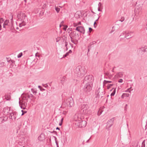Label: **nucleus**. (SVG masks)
I'll return each mask as SVG.
<instances>
[{"mask_svg": "<svg viewBox=\"0 0 147 147\" xmlns=\"http://www.w3.org/2000/svg\"><path fill=\"white\" fill-rule=\"evenodd\" d=\"M75 75L77 78H82L85 74L86 70L80 65L76 67L74 71Z\"/></svg>", "mask_w": 147, "mask_h": 147, "instance_id": "obj_1", "label": "nucleus"}, {"mask_svg": "<svg viewBox=\"0 0 147 147\" xmlns=\"http://www.w3.org/2000/svg\"><path fill=\"white\" fill-rule=\"evenodd\" d=\"M74 120L77 122L76 123L79 127H84L86 124V122L85 121L82 120L81 118L77 115H75L74 117Z\"/></svg>", "mask_w": 147, "mask_h": 147, "instance_id": "obj_2", "label": "nucleus"}, {"mask_svg": "<svg viewBox=\"0 0 147 147\" xmlns=\"http://www.w3.org/2000/svg\"><path fill=\"white\" fill-rule=\"evenodd\" d=\"M74 105V102L73 99L71 97H69L63 102L62 106L65 108H68L73 106Z\"/></svg>", "mask_w": 147, "mask_h": 147, "instance_id": "obj_3", "label": "nucleus"}, {"mask_svg": "<svg viewBox=\"0 0 147 147\" xmlns=\"http://www.w3.org/2000/svg\"><path fill=\"white\" fill-rule=\"evenodd\" d=\"M91 90L92 87L90 83L86 84L83 88L84 93L88 95L90 94V91Z\"/></svg>", "mask_w": 147, "mask_h": 147, "instance_id": "obj_4", "label": "nucleus"}, {"mask_svg": "<svg viewBox=\"0 0 147 147\" xmlns=\"http://www.w3.org/2000/svg\"><path fill=\"white\" fill-rule=\"evenodd\" d=\"M142 7L140 6L138 7H136L134 11L135 15L134 16H136L135 19L136 20L138 19L140 17V15L142 13Z\"/></svg>", "mask_w": 147, "mask_h": 147, "instance_id": "obj_5", "label": "nucleus"}, {"mask_svg": "<svg viewBox=\"0 0 147 147\" xmlns=\"http://www.w3.org/2000/svg\"><path fill=\"white\" fill-rule=\"evenodd\" d=\"M89 107L88 105L82 104V105L81 111L85 114L88 113Z\"/></svg>", "mask_w": 147, "mask_h": 147, "instance_id": "obj_6", "label": "nucleus"}, {"mask_svg": "<svg viewBox=\"0 0 147 147\" xmlns=\"http://www.w3.org/2000/svg\"><path fill=\"white\" fill-rule=\"evenodd\" d=\"M96 97L99 98H102L103 97L105 94V91L104 89L99 88L96 92Z\"/></svg>", "mask_w": 147, "mask_h": 147, "instance_id": "obj_7", "label": "nucleus"}, {"mask_svg": "<svg viewBox=\"0 0 147 147\" xmlns=\"http://www.w3.org/2000/svg\"><path fill=\"white\" fill-rule=\"evenodd\" d=\"M93 76L91 75L86 76L84 79V82L87 81V82H88V83H91L93 81Z\"/></svg>", "mask_w": 147, "mask_h": 147, "instance_id": "obj_8", "label": "nucleus"}, {"mask_svg": "<svg viewBox=\"0 0 147 147\" xmlns=\"http://www.w3.org/2000/svg\"><path fill=\"white\" fill-rule=\"evenodd\" d=\"M123 34H125L124 38H126L127 39H129L134 36L133 33L132 32H124L122 33Z\"/></svg>", "mask_w": 147, "mask_h": 147, "instance_id": "obj_9", "label": "nucleus"}, {"mask_svg": "<svg viewBox=\"0 0 147 147\" xmlns=\"http://www.w3.org/2000/svg\"><path fill=\"white\" fill-rule=\"evenodd\" d=\"M9 117L12 120H15L16 119V117L17 115V113L16 112L9 113Z\"/></svg>", "mask_w": 147, "mask_h": 147, "instance_id": "obj_10", "label": "nucleus"}, {"mask_svg": "<svg viewBox=\"0 0 147 147\" xmlns=\"http://www.w3.org/2000/svg\"><path fill=\"white\" fill-rule=\"evenodd\" d=\"M75 30L83 34H84L85 32V30L84 27L82 26L76 27Z\"/></svg>", "mask_w": 147, "mask_h": 147, "instance_id": "obj_11", "label": "nucleus"}, {"mask_svg": "<svg viewBox=\"0 0 147 147\" xmlns=\"http://www.w3.org/2000/svg\"><path fill=\"white\" fill-rule=\"evenodd\" d=\"M96 43V41H93L90 42L87 47L88 49V52H89L90 50H91L94 47V45Z\"/></svg>", "mask_w": 147, "mask_h": 147, "instance_id": "obj_12", "label": "nucleus"}, {"mask_svg": "<svg viewBox=\"0 0 147 147\" xmlns=\"http://www.w3.org/2000/svg\"><path fill=\"white\" fill-rule=\"evenodd\" d=\"M73 34H74V36H73V37L74 39L76 41L78 42V40L77 39V37H78L79 35L78 34H76V32L75 31H73L70 33V35L72 36Z\"/></svg>", "mask_w": 147, "mask_h": 147, "instance_id": "obj_13", "label": "nucleus"}, {"mask_svg": "<svg viewBox=\"0 0 147 147\" xmlns=\"http://www.w3.org/2000/svg\"><path fill=\"white\" fill-rule=\"evenodd\" d=\"M28 100H23L20 107L21 109H26V107L27 106V102H28Z\"/></svg>", "mask_w": 147, "mask_h": 147, "instance_id": "obj_14", "label": "nucleus"}, {"mask_svg": "<svg viewBox=\"0 0 147 147\" xmlns=\"http://www.w3.org/2000/svg\"><path fill=\"white\" fill-rule=\"evenodd\" d=\"M3 111L4 114L7 115L8 113H10V108H9L8 107H6L3 109Z\"/></svg>", "mask_w": 147, "mask_h": 147, "instance_id": "obj_15", "label": "nucleus"}, {"mask_svg": "<svg viewBox=\"0 0 147 147\" xmlns=\"http://www.w3.org/2000/svg\"><path fill=\"white\" fill-rule=\"evenodd\" d=\"M20 19L21 21H25V20L26 21V19L27 20L26 18V16L24 13H21L20 14Z\"/></svg>", "mask_w": 147, "mask_h": 147, "instance_id": "obj_16", "label": "nucleus"}, {"mask_svg": "<svg viewBox=\"0 0 147 147\" xmlns=\"http://www.w3.org/2000/svg\"><path fill=\"white\" fill-rule=\"evenodd\" d=\"M29 95H28V93H24L23 96V100H28V99L29 98Z\"/></svg>", "mask_w": 147, "mask_h": 147, "instance_id": "obj_17", "label": "nucleus"}, {"mask_svg": "<svg viewBox=\"0 0 147 147\" xmlns=\"http://www.w3.org/2000/svg\"><path fill=\"white\" fill-rule=\"evenodd\" d=\"M39 141H42L45 139V136L44 134H41L38 138Z\"/></svg>", "mask_w": 147, "mask_h": 147, "instance_id": "obj_18", "label": "nucleus"}, {"mask_svg": "<svg viewBox=\"0 0 147 147\" xmlns=\"http://www.w3.org/2000/svg\"><path fill=\"white\" fill-rule=\"evenodd\" d=\"M123 76V74L122 72H119L115 76V77L119 78H122Z\"/></svg>", "mask_w": 147, "mask_h": 147, "instance_id": "obj_19", "label": "nucleus"}, {"mask_svg": "<svg viewBox=\"0 0 147 147\" xmlns=\"http://www.w3.org/2000/svg\"><path fill=\"white\" fill-rule=\"evenodd\" d=\"M5 96V99H6V100H10L11 96L10 94H6Z\"/></svg>", "mask_w": 147, "mask_h": 147, "instance_id": "obj_20", "label": "nucleus"}, {"mask_svg": "<svg viewBox=\"0 0 147 147\" xmlns=\"http://www.w3.org/2000/svg\"><path fill=\"white\" fill-rule=\"evenodd\" d=\"M113 91L112 92L111 94V96H114L116 92V88H112L111 90L110 91Z\"/></svg>", "mask_w": 147, "mask_h": 147, "instance_id": "obj_21", "label": "nucleus"}, {"mask_svg": "<svg viewBox=\"0 0 147 147\" xmlns=\"http://www.w3.org/2000/svg\"><path fill=\"white\" fill-rule=\"evenodd\" d=\"M113 124L112 122L110 124L109 123V124H108L107 122V125L106 126V128L108 129L109 130V128L113 125Z\"/></svg>", "mask_w": 147, "mask_h": 147, "instance_id": "obj_22", "label": "nucleus"}, {"mask_svg": "<svg viewBox=\"0 0 147 147\" xmlns=\"http://www.w3.org/2000/svg\"><path fill=\"white\" fill-rule=\"evenodd\" d=\"M129 95V94L128 93H123L121 97L122 98H123L125 97H128Z\"/></svg>", "mask_w": 147, "mask_h": 147, "instance_id": "obj_23", "label": "nucleus"}, {"mask_svg": "<svg viewBox=\"0 0 147 147\" xmlns=\"http://www.w3.org/2000/svg\"><path fill=\"white\" fill-rule=\"evenodd\" d=\"M140 51H141V52H143L147 51V47L146 48L144 47L141 48L140 49Z\"/></svg>", "mask_w": 147, "mask_h": 147, "instance_id": "obj_24", "label": "nucleus"}, {"mask_svg": "<svg viewBox=\"0 0 147 147\" xmlns=\"http://www.w3.org/2000/svg\"><path fill=\"white\" fill-rule=\"evenodd\" d=\"M112 82L111 81L104 80L103 82V84L104 86H105L106 84L108 83H111Z\"/></svg>", "mask_w": 147, "mask_h": 147, "instance_id": "obj_25", "label": "nucleus"}, {"mask_svg": "<svg viewBox=\"0 0 147 147\" xmlns=\"http://www.w3.org/2000/svg\"><path fill=\"white\" fill-rule=\"evenodd\" d=\"M114 118H113L109 120L107 122L108 124H109V123L110 124V123H112V122H113V121H114Z\"/></svg>", "mask_w": 147, "mask_h": 147, "instance_id": "obj_26", "label": "nucleus"}, {"mask_svg": "<svg viewBox=\"0 0 147 147\" xmlns=\"http://www.w3.org/2000/svg\"><path fill=\"white\" fill-rule=\"evenodd\" d=\"M31 91L34 95H36L37 93L36 90V89L32 88Z\"/></svg>", "mask_w": 147, "mask_h": 147, "instance_id": "obj_27", "label": "nucleus"}, {"mask_svg": "<svg viewBox=\"0 0 147 147\" xmlns=\"http://www.w3.org/2000/svg\"><path fill=\"white\" fill-rule=\"evenodd\" d=\"M113 84H109L107 85V89H109L111 86H113Z\"/></svg>", "mask_w": 147, "mask_h": 147, "instance_id": "obj_28", "label": "nucleus"}, {"mask_svg": "<svg viewBox=\"0 0 147 147\" xmlns=\"http://www.w3.org/2000/svg\"><path fill=\"white\" fill-rule=\"evenodd\" d=\"M28 95H29V98L30 99L32 98L33 97H34L33 95L32 94H30L28 93Z\"/></svg>", "mask_w": 147, "mask_h": 147, "instance_id": "obj_29", "label": "nucleus"}, {"mask_svg": "<svg viewBox=\"0 0 147 147\" xmlns=\"http://www.w3.org/2000/svg\"><path fill=\"white\" fill-rule=\"evenodd\" d=\"M71 41L74 43V44L76 45L77 44V42L74 39L73 40H71Z\"/></svg>", "mask_w": 147, "mask_h": 147, "instance_id": "obj_30", "label": "nucleus"}, {"mask_svg": "<svg viewBox=\"0 0 147 147\" xmlns=\"http://www.w3.org/2000/svg\"><path fill=\"white\" fill-rule=\"evenodd\" d=\"M98 7H100L101 8H102V5L100 2H99L98 4Z\"/></svg>", "mask_w": 147, "mask_h": 147, "instance_id": "obj_31", "label": "nucleus"}, {"mask_svg": "<svg viewBox=\"0 0 147 147\" xmlns=\"http://www.w3.org/2000/svg\"><path fill=\"white\" fill-rule=\"evenodd\" d=\"M21 111L22 112V115H23L24 114L27 113V111H23V110H22Z\"/></svg>", "mask_w": 147, "mask_h": 147, "instance_id": "obj_32", "label": "nucleus"}, {"mask_svg": "<svg viewBox=\"0 0 147 147\" xmlns=\"http://www.w3.org/2000/svg\"><path fill=\"white\" fill-rule=\"evenodd\" d=\"M55 143H56V144L57 145V147H59V145H58V143L57 142V138L55 137Z\"/></svg>", "mask_w": 147, "mask_h": 147, "instance_id": "obj_33", "label": "nucleus"}, {"mask_svg": "<svg viewBox=\"0 0 147 147\" xmlns=\"http://www.w3.org/2000/svg\"><path fill=\"white\" fill-rule=\"evenodd\" d=\"M60 10V9L59 8L57 7H55V10H56V11H57V13H58L59 12Z\"/></svg>", "mask_w": 147, "mask_h": 147, "instance_id": "obj_34", "label": "nucleus"}, {"mask_svg": "<svg viewBox=\"0 0 147 147\" xmlns=\"http://www.w3.org/2000/svg\"><path fill=\"white\" fill-rule=\"evenodd\" d=\"M8 22L7 20H6L5 22H4L3 24H4L5 25H7L8 24Z\"/></svg>", "mask_w": 147, "mask_h": 147, "instance_id": "obj_35", "label": "nucleus"}, {"mask_svg": "<svg viewBox=\"0 0 147 147\" xmlns=\"http://www.w3.org/2000/svg\"><path fill=\"white\" fill-rule=\"evenodd\" d=\"M22 55V53H19L18 55V58H20L21 57V56Z\"/></svg>", "mask_w": 147, "mask_h": 147, "instance_id": "obj_36", "label": "nucleus"}, {"mask_svg": "<svg viewBox=\"0 0 147 147\" xmlns=\"http://www.w3.org/2000/svg\"><path fill=\"white\" fill-rule=\"evenodd\" d=\"M67 25H64V27L63 28V29L65 31L66 30L67 28Z\"/></svg>", "mask_w": 147, "mask_h": 147, "instance_id": "obj_37", "label": "nucleus"}, {"mask_svg": "<svg viewBox=\"0 0 147 147\" xmlns=\"http://www.w3.org/2000/svg\"><path fill=\"white\" fill-rule=\"evenodd\" d=\"M22 26H25L26 25V22L25 21H22V23H21Z\"/></svg>", "mask_w": 147, "mask_h": 147, "instance_id": "obj_38", "label": "nucleus"}, {"mask_svg": "<svg viewBox=\"0 0 147 147\" xmlns=\"http://www.w3.org/2000/svg\"><path fill=\"white\" fill-rule=\"evenodd\" d=\"M69 54V53L68 52L67 53L65 54L64 55H63V57H66Z\"/></svg>", "mask_w": 147, "mask_h": 147, "instance_id": "obj_39", "label": "nucleus"}, {"mask_svg": "<svg viewBox=\"0 0 147 147\" xmlns=\"http://www.w3.org/2000/svg\"><path fill=\"white\" fill-rule=\"evenodd\" d=\"M4 21V20L3 18L0 19V24H1Z\"/></svg>", "mask_w": 147, "mask_h": 147, "instance_id": "obj_40", "label": "nucleus"}, {"mask_svg": "<svg viewBox=\"0 0 147 147\" xmlns=\"http://www.w3.org/2000/svg\"><path fill=\"white\" fill-rule=\"evenodd\" d=\"M8 62H11L12 63H14L15 62V61L13 60H10L9 61H7Z\"/></svg>", "mask_w": 147, "mask_h": 147, "instance_id": "obj_41", "label": "nucleus"}, {"mask_svg": "<svg viewBox=\"0 0 147 147\" xmlns=\"http://www.w3.org/2000/svg\"><path fill=\"white\" fill-rule=\"evenodd\" d=\"M132 144L133 145H134V146H136L137 145V144L136 143V142H133L132 143Z\"/></svg>", "mask_w": 147, "mask_h": 147, "instance_id": "obj_42", "label": "nucleus"}, {"mask_svg": "<svg viewBox=\"0 0 147 147\" xmlns=\"http://www.w3.org/2000/svg\"><path fill=\"white\" fill-rule=\"evenodd\" d=\"M93 29L92 28L90 27H89V31L90 32Z\"/></svg>", "mask_w": 147, "mask_h": 147, "instance_id": "obj_43", "label": "nucleus"}, {"mask_svg": "<svg viewBox=\"0 0 147 147\" xmlns=\"http://www.w3.org/2000/svg\"><path fill=\"white\" fill-rule=\"evenodd\" d=\"M123 82V80L121 79H120L118 81V82L119 83H122Z\"/></svg>", "mask_w": 147, "mask_h": 147, "instance_id": "obj_44", "label": "nucleus"}, {"mask_svg": "<svg viewBox=\"0 0 147 147\" xmlns=\"http://www.w3.org/2000/svg\"><path fill=\"white\" fill-rule=\"evenodd\" d=\"M124 20V18L123 17H121L120 21L121 22H123Z\"/></svg>", "mask_w": 147, "mask_h": 147, "instance_id": "obj_45", "label": "nucleus"}, {"mask_svg": "<svg viewBox=\"0 0 147 147\" xmlns=\"http://www.w3.org/2000/svg\"><path fill=\"white\" fill-rule=\"evenodd\" d=\"M69 36H70V38L71 39V40H73L74 39V38H73V35L72 36H71V35H70V34H69Z\"/></svg>", "mask_w": 147, "mask_h": 147, "instance_id": "obj_46", "label": "nucleus"}, {"mask_svg": "<svg viewBox=\"0 0 147 147\" xmlns=\"http://www.w3.org/2000/svg\"><path fill=\"white\" fill-rule=\"evenodd\" d=\"M69 44L71 46V48H73V44H71V42H69Z\"/></svg>", "mask_w": 147, "mask_h": 147, "instance_id": "obj_47", "label": "nucleus"}, {"mask_svg": "<svg viewBox=\"0 0 147 147\" xmlns=\"http://www.w3.org/2000/svg\"><path fill=\"white\" fill-rule=\"evenodd\" d=\"M68 45V42L66 41H65V47H67Z\"/></svg>", "mask_w": 147, "mask_h": 147, "instance_id": "obj_48", "label": "nucleus"}, {"mask_svg": "<svg viewBox=\"0 0 147 147\" xmlns=\"http://www.w3.org/2000/svg\"><path fill=\"white\" fill-rule=\"evenodd\" d=\"M100 7H98V11H102V10L100 9Z\"/></svg>", "mask_w": 147, "mask_h": 147, "instance_id": "obj_49", "label": "nucleus"}, {"mask_svg": "<svg viewBox=\"0 0 147 147\" xmlns=\"http://www.w3.org/2000/svg\"><path fill=\"white\" fill-rule=\"evenodd\" d=\"M81 22H79L77 24L76 26H77V25H81Z\"/></svg>", "mask_w": 147, "mask_h": 147, "instance_id": "obj_50", "label": "nucleus"}, {"mask_svg": "<svg viewBox=\"0 0 147 147\" xmlns=\"http://www.w3.org/2000/svg\"><path fill=\"white\" fill-rule=\"evenodd\" d=\"M44 86L46 88H47L48 87V86L47 84L45 85Z\"/></svg>", "mask_w": 147, "mask_h": 147, "instance_id": "obj_51", "label": "nucleus"}, {"mask_svg": "<svg viewBox=\"0 0 147 147\" xmlns=\"http://www.w3.org/2000/svg\"><path fill=\"white\" fill-rule=\"evenodd\" d=\"M69 54L71 53H72V51L71 50H70L68 52Z\"/></svg>", "mask_w": 147, "mask_h": 147, "instance_id": "obj_52", "label": "nucleus"}, {"mask_svg": "<svg viewBox=\"0 0 147 147\" xmlns=\"http://www.w3.org/2000/svg\"><path fill=\"white\" fill-rule=\"evenodd\" d=\"M38 87L40 88V90H42L41 89V88H42V87L40 86H38Z\"/></svg>", "mask_w": 147, "mask_h": 147, "instance_id": "obj_53", "label": "nucleus"}, {"mask_svg": "<svg viewBox=\"0 0 147 147\" xmlns=\"http://www.w3.org/2000/svg\"><path fill=\"white\" fill-rule=\"evenodd\" d=\"M105 75H106V76H108V75H109V73H105Z\"/></svg>", "mask_w": 147, "mask_h": 147, "instance_id": "obj_54", "label": "nucleus"}, {"mask_svg": "<svg viewBox=\"0 0 147 147\" xmlns=\"http://www.w3.org/2000/svg\"><path fill=\"white\" fill-rule=\"evenodd\" d=\"M127 104L125 105V110H126V107L127 106Z\"/></svg>", "mask_w": 147, "mask_h": 147, "instance_id": "obj_55", "label": "nucleus"}, {"mask_svg": "<svg viewBox=\"0 0 147 147\" xmlns=\"http://www.w3.org/2000/svg\"><path fill=\"white\" fill-rule=\"evenodd\" d=\"M62 122H60L59 123V125L61 126L62 125Z\"/></svg>", "mask_w": 147, "mask_h": 147, "instance_id": "obj_56", "label": "nucleus"}, {"mask_svg": "<svg viewBox=\"0 0 147 147\" xmlns=\"http://www.w3.org/2000/svg\"><path fill=\"white\" fill-rule=\"evenodd\" d=\"M63 118H62L61 120V122H62H62H63Z\"/></svg>", "mask_w": 147, "mask_h": 147, "instance_id": "obj_57", "label": "nucleus"}, {"mask_svg": "<svg viewBox=\"0 0 147 147\" xmlns=\"http://www.w3.org/2000/svg\"><path fill=\"white\" fill-rule=\"evenodd\" d=\"M115 68V67H114L113 68V69H112V72H114V69Z\"/></svg>", "mask_w": 147, "mask_h": 147, "instance_id": "obj_58", "label": "nucleus"}, {"mask_svg": "<svg viewBox=\"0 0 147 147\" xmlns=\"http://www.w3.org/2000/svg\"><path fill=\"white\" fill-rule=\"evenodd\" d=\"M90 138H91V137H90V138H89V139H88V140L86 141V142H87V143L89 141V139Z\"/></svg>", "mask_w": 147, "mask_h": 147, "instance_id": "obj_59", "label": "nucleus"}, {"mask_svg": "<svg viewBox=\"0 0 147 147\" xmlns=\"http://www.w3.org/2000/svg\"><path fill=\"white\" fill-rule=\"evenodd\" d=\"M22 24H19V26H20V27H22Z\"/></svg>", "mask_w": 147, "mask_h": 147, "instance_id": "obj_60", "label": "nucleus"}, {"mask_svg": "<svg viewBox=\"0 0 147 147\" xmlns=\"http://www.w3.org/2000/svg\"><path fill=\"white\" fill-rule=\"evenodd\" d=\"M100 16H99L98 17V19H97L96 20V21H95L96 22V21H97L98 20V19H99V18H100Z\"/></svg>", "mask_w": 147, "mask_h": 147, "instance_id": "obj_61", "label": "nucleus"}, {"mask_svg": "<svg viewBox=\"0 0 147 147\" xmlns=\"http://www.w3.org/2000/svg\"><path fill=\"white\" fill-rule=\"evenodd\" d=\"M56 129H59V130H60V128L58 127H57L56 128Z\"/></svg>", "mask_w": 147, "mask_h": 147, "instance_id": "obj_62", "label": "nucleus"}, {"mask_svg": "<svg viewBox=\"0 0 147 147\" xmlns=\"http://www.w3.org/2000/svg\"><path fill=\"white\" fill-rule=\"evenodd\" d=\"M41 89L42 90H41V91L45 90L42 87V88H41Z\"/></svg>", "mask_w": 147, "mask_h": 147, "instance_id": "obj_63", "label": "nucleus"}, {"mask_svg": "<svg viewBox=\"0 0 147 147\" xmlns=\"http://www.w3.org/2000/svg\"><path fill=\"white\" fill-rule=\"evenodd\" d=\"M66 51H67L68 49L67 47H66Z\"/></svg>", "mask_w": 147, "mask_h": 147, "instance_id": "obj_64", "label": "nucleus"}]
</instances>
